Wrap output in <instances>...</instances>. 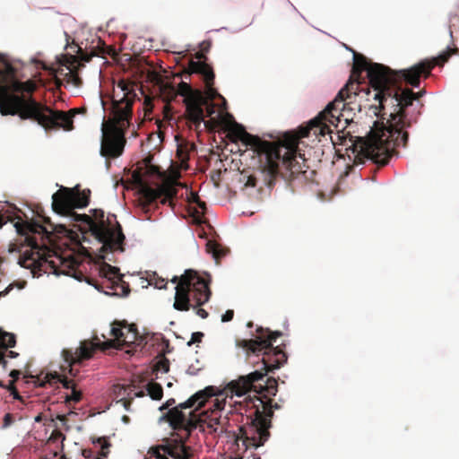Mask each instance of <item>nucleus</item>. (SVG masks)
I'll return each mask as SVG.
<instances>
[{
	"mask_svg": "<svg viewBox=\"0 0 459 459\" xmlns=\"http://www.w3.org/2000/svg\"><path fill=\"white\" fill-rule=\"evenodd\" d=\"M344 47L352 52L354 64L367 72L370 86L360 88L359 83H347L324 110L310 119L306 126L299 128V137L314 136L320 142L322 138L326 139L329 135L333 141L330 127L338 128L342 121L344 124L348 122V118H343L342 113L346 105L344 101L348 99L351 100L356 95H362L368 100L372 98L378 102V106L375 107V115L378 120L374 122L368 137H359L351 149L357 163L370 160L377 164L385 165L389 158L395 153V148L405 146L408 141L405 129L410 126V122L406 117L405 108L411 106L417 99L411 90L404 89L398 84V79L418 88L420 76H428L434 65H444L456 49L447 46L431 62L423 60L409 69L400 70L397 78L389 67L371 63L363 55L356 53L346 45Z\"/></svg>",
	"mask_w": 459,
	"mask_h": 459,
	"instance_id": "nucleus-1",
	"label": "nucleus"
},
{
	"mask_svg": "<svg viewBox=\"0 0 459 459\" xmlns=\"http://www.w3.org/2000/svg\"><path fill=\"white\" fill-rule=\"evenodd\" d=\"M277 354L282 357L283 361L277 359L270 362L263 359L265 373L255 370L240 376L230 381L223 389L207 386L161 416L160 420H167L173 429L180 431L178 434L180 444L170 453L171 456L176 459L190 457V448L183 443L192 429H199L205 433L221 435L227 431V414L233 411L242 414L241 409L244 405L249 408V396L255 397L263 394L267 398L276 395L278 384L275 378H267L264 384L256 382L263 380L267 372L280 368L286 361L283 352L279 351Z\"/></svg>",
	"mask_w": 459,
	"mask_h": 459,
	"instance_id": "nucleus-2",
	"label": "nucleus"
},
{
	"mask_svg": "<svg viewBox=\"0 0 459 459\" xmlns=\"http://www.w3.org/2000/svg\"><path fill=\"white\" fill-rule=\"evenodd\" d=\"M88 203L87 195L64 186L52 195L53 210L79 223L82 230H88L95 238L99 247L92 250V255L94 263L99 265L100 273L109 281H119L122 277L119 269L109 263L116 262V255L124 252L125 235L122 228L118 223L115 228L112 227V221L109 217L104 219L102 210H91V215L74 211V208L87 206Z\"/></svg>",
	"mask_w": 459,
	"mask_h": 459,
	"instance_id": "nucleus-3",
	"label": "nucleus"
},
{
	"mask_svg": "<svg viewBox=\"0 0 459 459\" xmlns=\"http://www.w3.org/2000/svg\"><path fill=\"white\" fill-rule=\"evenodd\" d=\"M35 86L17 79L16 69L0 54V112L3 116L18 114L22 119L38 122L46 131L74 129V110L67 112L51 108L30 95Z\"/></svg>",
	"mask_w": 459,
	"mask_h": 459,
	"instance_id": "nucleus-4",
	"label": "nucleus"
},
{
	"mask_svg": "<svg viewBox=\"0 0 459 459\" xmlns=\"http://www.w3.org/2000/svg\"><path fill=\"white\" fill-rule=\"evenodd\" d=\"M110 334L114 337L113 339H108L101 341L99 337H95L91 342L84 341L80 343L74 352L68 350L62 351V358L65 365L62 368L65 369L68 368L70 375L74 376L73 369V364L80 363L82 359H88L91 358L94 351L108 350L110 348H116L122 350L128 348L126 353H133L136 347L143 346L146 343L145 337L139 335L136 329L133 326L125 325L121 326L119 324H113L109 330Z\"/></svg>",
	"mask_w": 459,
	"mask_h": 459,
	"instance_id": "nucleus-5",
	"label": "nucleus"
},
{
	"mask_svg": "<svg viewBox=\"0 0 459 459\" xmlns=\"http://www.w3.org/2000/svg\"><path fill=\"white\" fill-rule=\"evenodd\" d=\"M135 96L129 84L125 82H120L117 84L112 104L113 131L108 134L104 124L101 126L102 141L100 152L102 157L108 159L121 155L124 148L125 130L130 125L132 105Z\"/></svg>",
	"mask_w": 459,
	"mask_h": 459,
	"instance_id": "nucleus-6",
	"label": "nucleus"
},
{
	"mask_svg": "<svg viewBox=\"0 0 459 459\" xmlns=\"http://www.w3.org/2000/svg\"><path fill=\"white\" fill-rule=\"evenodd\" d=\"M249 408L255 409V418L252 420V425L248 429H240L243 431L241 442L246 449L250 446L257 448L264 444L270 436L269 429L272 425L271 419L273 415V409H280L277 403L272 405L271 401H264L258 396H249ZM238 441H240L239 437L237 438L238 443Z\"/></svg>",
	"mask_w": 459,
	"mask_h": 459,
	"instance_id": "nucleus-7",
	"label": "nucleus"
},
{
	"mask_svg": "<svg viewBox=\"0 0 459 459\" xmlns=\"http://www.w3.org/2000/svg\"><path fill=\"white\" fill-rule=\"evenodd\" d=\"M16 231L20 235L25 236L27 247L19 255L18 264L29 269L32 277H39L47 273V268L50 262L41 254L39 244L33 234H40L45 230L42 225L30 222H16L14 224Z\"/></svg>",
	"mask_w": 459,
	"mask_h": 459,
	"instance_id": "nucleus-8",
	"label": "nucleus"
},
{
	"mask_svg": "<svg viewBox=\"0 0 459 459\" xmlns=\"http://www.w3.org/2000/svg\"><path fill=\"white\" fill-rule=\"evenodd\" d=\"M171 282L177 283L173 304V307L177 310H188L191 299L200 307L210 299L211 291L208 283L193 270H186L180 277L174 276Z\"/></svg>",
	"mask_w": 459,
	"mask_h": 459,
	"instance_id": "nucleus-9",
	"label": "nucleus"
},
{
	"mask_svg": "<svg viewBox=\"0 0 459 459\" xmlns=\"http://www.w3.org/2000/svg\"><path fill=\"white\" fill-rule=\"evenodd\" d=\"M284 149L285 152L283 154L281 153V151L264 153L265 165L264 170L268 176L273 178L277 175L281 162L293 166L294 162L296 165H299V159L305 161L304 154L299 152V143H290L284 146Z\"/></svg>",
	"mask_w": 459,
	"mask_h": 459,
	"instance_id": "nucleus-10",
	"label": "nucleus"
},
{
	"mask_svg": "<svg viewBox=\"0 0 459 459\" xmlns=\"http://www.w3.org/2000/svg\"><path fill=\"white\" fill-rule=\"evenodd\" d=\"M138 383L136 380H134L132 385L127 388L124 386L117 387L118 396H121V402L126 411H128V403L126 401H124L125 396L143 397L147 394L151 399L156 401L160 400L163 396V389L159 383L151 380L144 384L143 379H141L140 377H138Z\"/></svg>",
	"mask_w": 459,
	"mask_h": 459,
	"instance_id": "nucleus-11",
	"label": "nucleus"
},
{
	"mask_svg": "<svg viewBox=\"0 0 459 459\" xmlns=\"http://www.w3.org/2000/svg\"><path fill=\"white\" fill-rule=\"evenodd\" d=\"M257 332L259 335L255 339L250 340H243L241 342V346L247 351L258 354L262 351H276V348L273 346V343L276 342V339L281 334L280 332H270L266 331L265 333L262 328H258ZM268 352L265 351L264 354Z\"/></svg>",
	"mask_w": 459,
	"mask_h": 459,
	"instance_id": "nucleus-12",
	"label": "nucleus"
},
{
	"mask_svg": "<svg viewBox=\"0 0 459 459\" xmlns=\"http://www.w3.org/2000/svg\"><path fill=\"white\" fill-rule=\"evenodd\" d=\"M189 69L191 73L199 74L202 75L206 84L208 91L207 93L210 98L213 99L216 96H218L220 99L222 100L224 103L226 102L225 99L222 96H221L218 92H216L215 90L212 87L213 83L214 74L208 65H206L204 62L201 60H192L189 65Z\"/></svg>",
	"mask_w": 459,
	"mask_h": 459,
	"instance_id": "nucleus-13",
	"label": "nucleus"
},
{
	"mask_svg": "<svg viewBox=\"0 0 459 459\" xmlns=\"http://www.w3.org/2000/svg\"><path fill=\"white\" fill-rule=\"evenodd\" d=\"M230 123L234 133L247 146H251L255 149L260 148L261 141L258 137L247 134L243 126L235 122L233 117H231Z\"/></svg>",
	"mask_w": 459,
	"mask_h": 459,
	"instance_id": "nucleus-14",
	"label": "nucleus"
},
{
	"mask_svg": "<svg viewBox=\"0 0 459 459\" xmlns=\"http://www.w3.org/2000/svg\"><path fill=\"white\" fill-rule=\"evenodd\" d=\"M47 377L49 382H51V381H55L56 383L58 382V383H61L65 388H66V389L71 388V385H70L71 382L67 378L63 377L60 375H58L56 372L48 374L47 376ZM81 397H82L81 392L77 391L75 389V387L73 386L71 395L68 397V399L72 400L74 402H79L81 400Z\"/></svg>",
	"mask_w": 459,
	"mask_h": 459,
	"instance_id": "nucleus-15",
	"label": "nucleus"
},
{
	"mask_svg": "<svg viewBox=\"0 0 459 459\" xmlns=\"http://www.w3.org/2000/svg\"><path fill=\"white\" fill-rule=\"evenodd\" d=\"M4 275L0 271V299L4 298L13 290H16L17 291H19V290H23L26 286L25 281H13V282L6 284V282L4 281Z\"/></svg>",
	"mask_w": 459,
	"mask_h": 459,
	"instance_id": "nucleus-16",
	"label": "nucleus"
},
{
	"mask_svg": "<svg viewBox=\"0 0 459 459\" xmlns=\"http://www.w3.org/2000/svg\"><path fill=\"white\" fill-rule=\"evenodd\" d=\"M256 182L255 178L253 176H249L247 178V181L245 183V191L247 195L253 197L255 200H258L260 198L262 189L255 188Z\"/></svg>",
	"mask_w": 459,
	"mask_h": 459,
	"instance_id": "nucleus-17",
	"label": "nucleus"
},
{
	"mask_svg": "<svg viewBox=\"0 0 459 459\" xmlns=\"http://www.w3.org/2000/svg\"><path fill=\"white\" fill-rule=\"evenodd\" d=\"M148 285H153L157 289L166 288V280L160 277L155 272L150 273L146 279Z\"/></svg>",
	"mask_w": 459,
	"mask_h": 459,
	"instance_id": "nucleus-18",
	"label": "nucleus"
},
{
	"mask_svg": "<svg viewBox=\"0 0 459 459\" xmlns=\"http://www.w3.org/2000/svg\"><path fill=\"white\" fill-rule=\"evenodd\" d=\"M15 337L13 333L4 332L0 328V344L5 348H12L15 345Z\"/></svg>",
	"mask_w": 459,
	"mask_h": 459,
	"instance_id": "nucleus-19",
	"label": "nucleus"
},
{
	"mask_svg": "<svg viewBox=\"0 0 459 459\" xmlns=\"http://www.w3.org/2000/svg\"><path fill=\"white\" fill-rule=\"evenodd\" d=\"M160 91L167 99H174L178 95V90L169 83H163L160 86Z\"/></svg>",
	"mask_w": 459,
	"mask_h": 459,
	"instance_id": "nucleus-20",
	"label": "nucleus"
},
{
	"mask_svg": "<svg viewBox=\"0 0 459 459\" xmlns=\"http://www.w3.org/2000/svg\"><path fill=\"white\" fill-rule=\"evenodd\" d=\"M207 251L213 255V257L217 258L221 255H222V253L221 252L220 247L212 241H208L206 244Z\"/></svg>",
	"mask_w": 459,
	"mask_h": 459,
	"instance_id": "nucleus-21",
	"label": "nucleus"
},
{
	"mask_svg": "<svg viewBox=\"0 0 459 459\" xmlns=\"http://www.w3.org/2000/svg\"><path fill=\"white\" fill-rule=\"evenodd\" d=\"M67 82L74 87H80L82 85V79L80 76L72 71L68 74Z\"/></svg>",
	"mask_w": 459,
	"mask_h": 459,
	"instance_id": "nucleus-22",
	"label": "nucleus"
},
{
	"mask_svg": "<svg viewBox=\"0 0 459 459\" xmlns=\"http://www.w3.org/2000/svg\"><path fill=\"white\" fill-rule=\"evenodd\" d=\"M108 447V444L105 443L101 446V450L95 452L93 459H104L107 456L108 452L105 451Z\"/></svg>",
	"mask_w": 459,
	"mask_h": 459,
	"instance_id": "nucleus-23",
	"label": "nucleus"
},
{
	"mask_svg": "<svg viewBox=\"0 0 459 459\" xmlns=\"http://www.w3.org/2000/svg\"><path fill=\"white\" fill-rule=\"evenodd\" d=\"M189 201L191 203H195L201 209H204L205 208V204L204 202L200 201L199 196L197 195V194L191 193V196L189 198Z\"/></svg>",
	"mask_w": 459,
	"mask_h": 459,
	"instance_id": "nucleus-24",
	"label": "nucleus"
},
{
	"mask_svg": "<svg viewBox=\"0 0 459 459\" xmlns=\"http://www.w3.org/2000/svg\"><path fill=\"white\" fill-rule=\"evenodd\" d=\"M204 336V333L201 332H195L192 333L191 340L187 342L188 346H191L192 343L199 342L202 340V337Z\"/></svg>",
	"mask_w": 459,
	"mask_h": 459,
	"instance_id": "nucleus-25",
	"label": "nucleus"
},
{
	"mask_svg": "<svg viewBox=\"0 0 459 459\" xmlns=\"http://www.w3.org/2000/svg\"><path fill=\"white\" fill-rule=\"evenodd\" d=\"M13 417L10 413H6L4 416V423H3V429H7L13 424Z\"/></svg>",
	"mask_w": 459,
	"mask_h": 459,
	"instance_id": "nucleus-26",
	"label": "nucleus"
},
{
	"mask_svg": "<svg viewBox=\"0 0 459 459\" xmlns=\"http://www.w3.org/2000/svg\"><path fill=\"white\" fill-rule=\"evenodd\" d=\"M174 404H175V400L173 398H170L165 403H163L161 406L159 407V411H163L165 410H168Z\"/></svg>",
	"mask_w": 459,
	"mask_h": 459,
	"instance_id": "nucleus-27",
	"label": "nucleus"
},
{
	"mask_svg": "<svg viewBox=\"0 0 459 459\" xmlns=\"http://www.w3.org/2000/svg\"><path fill=\"white\" fill-rule=\"evenodd\" d=\"M233 311L232 310H227L222 316H221V321L222 322H229L233 318Z\"/></svg>",
	"mask_w": 459,
	"mask_h": 459,
	"instance_id": "nucleus-28",
	"label": "nucleus"
},
{
	"mask_svg": "<svg viewBox=\"0 0 459 459\" xmlns=\"http://www.w3.org/2000/svg\"><path fill=\"white\" fill-rule=\"evenodd\" d=\"M169 368L167 359H164L163 361H161L158 368V370L160 371L161 373H167L169 371Z\"/></svg>",
	"mask_w": 459,
	"mask_h": 459,
	"instance_id": "nucleus-29",
	"label": "nucleus"
},
{
	"mask_svg": "<svg viewBox=\"0 0 459 459\" xmlns=\"http://www.w3.org/2000/svg\"><path fill=\"white\" fill-rule=\"evenodd\" d=\"M161 191H162V192H165V196H166V198H168V199L172 198V197H173V195H176L175 190H174V189H172V188H169V189H162Z\"/></svg>",
	"mask_w": 459,
	"mask_h": 459,
	"instance_id": "nucleus-30",
	"label": "nucleus"
},
{
	"mask_svg": "<svg viewBox=\"0 0 459 459\" xmlns=\"http://www.w3.org/2000/svg\"><path fill=\"white\" fill-rule=\"evenodd\" d=\"M72 276L78 281H85L87 283L91 284V282L88 280L84 279V276L81 273L75 272Z\"/></svg>",
	"mask_w": 459,
	"mask_h": 459,
	"instance_id": "nucleus-31",
	"label": "nucleus"
},
{
	"mask_svg": "<svg viewBox=\"0 0 459 459\" xmlns=\"http://www.w3.org/2000/svg\"><path fill=\"white\" fill-rule=\"evenodd\" d=\"M94 455H95V452L92 451V450H90V449H84L82 451V455L85 457V458H93L94 457Z\"/></svg>",
	"mask_w": 459,
	"mask_h": 459,
	"instance_id": "nucleus-32",
	"label": "nucleus"
},
{
	"mask_svg": "<svg viewBox=\"0 0 459 459\" xmlns=\"http://www.w3.org/2000/svg\"><path fill=\"white\" fill-rule=\"evenodd\" d=\"M195 122H201L204 121V116H203V110H197L195 114Z\"/></svg>",
	"mask_w": 459,
	"mask_h": 459,
	"instance_id": "nucleus-33",
	"label": "nucleus"
},
{
	"mask_svg": "<svg viewBox=\"0 0 459 459\" xmlns=\"http://www.w3.org/2000/svg\"><path fill=\"white\" fill-rule=\"evenodd\" d=\"M196 315L199 316L201 318H206L208 316V313L204 308H196Z\"/></svg>",
	"mask_w": 459,
	"mask_h": 459,
	"instance_id": "nucleus-34",
	"label": "nucleus"
},
{
	"mask_svg": "<svg viewBox=\"0 0 459 459\" xmlns=\"http://www.w3.org/2000/svg\"><path fill=\"white\" fill-rule=\"evenodd\" d=\"M17 356H18V353H17V352L13 351H9V357H11V358H16Z\"/></svg>",
	"mask_w": 459,
	"mask_h": 459,
	"instance_id": "nucleus-35",
	"label": "nucleus"
},
{
	"mask_svg": "<svg viewBox=\"0 0 459 459\" xmlns=\"http://www.w3.org/2000/svg\"><path fill=\"white\" fill-rule=\"evenodd\" d=\"M53 273L56 274V275L66 274L65 273L60 272V271L56 270V268L54 269Z\"/></svg>",
	"mask_w": 459,
	"mask_h": 459,
	"instance_id": "nucleus-36",
	"label": "nucleus"
},
{
	"mask_svg": "<svg viewBox=\"0 0 459 459\" xmlns=\"http://www.w3.org/2000/svg\"><path fill=\"white\" fill-rule=\"evenodd\" d=\"M186 373L189 374V375H195V372L192 370V368H188V369L186 370Z\"/></svg>",
	"mask_w": 459,
	"mask_h": 459,
	"instance_id": "nucleus-37",
	"label": "nucleus"
},
{
	"mask_svg": "<svg viewBox=\"0 0 459 459\" xmlns=\"http://www.w3.org/2000/svg\"><path fill=\"white\" fill-rule=\"evenodd\" d=\"M13 398H14V399H17V400H20V399H21V396H20L17 393H14V394H13Z\"/></svg>",
	"mask_w": 459,
	"mask_h": 459,
	"instance_id": "nucleus-38",
	"label": "nucleus"
},
{
	"mask_svg": "<svg viewBox=\"0 0 459 459\" xmlns=\"http://www.w3.org/2000/svg\"><path fill=\"white\" fill-rule=\"evenodd\" d=\"M17 374H18V372H16V371H13V372L11 373V376H13V377H17Z\"/></svg>",
	"mask_w": 459,
	"mask_h": 459,
	"instance_id": "nucleus-39",
	"label": "nucleus"
},
{
	"mask_svg": "<svg viewBox=\"0 0 459 459\" xmlns=\"http://www.w3.org/2000/svg\"><path fill=\"white\" fill-rule=\"evenodd\" d=\"M17 374H18V372H16V371H13V372L11 373V376H13V377H17Z\"/></svg>",
	"mask_w": 459,
	"mask_h": 459,
	"instance_id": "nucleus-40",
	"label": "nucleus"
},
{
	"mask_svg": "<svg viewBox=\"0 0 459 459\" xmlns=\"http://www.w3.org/2000/svg\"><path fill=\"white\" fill-rule=\"evenodd\" d=\"M40 420H41V418L39 415L35 418V421H37V422L40 421Z\"/></svg>",
	"mask_w": 459,
	"mask_h": 459,
	"instance_id": "nucleus-41",
	"label": "nucleus"
},
{
	"mask_svg": "<svg viewBox=\"0 0 459 459\" xmlns=\"http://www.w3.org/2000/svg\"><path fill=\"white\" fill-rule=\"evenodd\" d=\"M128 294H129V290H124V295H125V296H127Z\"/></svg>",
	"mask_w": 459,
	"mask_h": 459,
	"instance_id": "nucleus-42",
	"label": "nucleus"
},
{
	"mask_svg": "<svg viewBox=\"0 0 459 459\" xmlns=\"http://www.w3.org/2000/svg\"><path fill=\"white\" fill-rule=\"evenodd\" d=\"M167 386H168V387H171V386H172V383H171V382H169V383L167 384Z\"/></svg>",
	"mask_w": 459,
	"mask_h": 459,
	"instance_id": "nucleus-43",
	"label": "nucleus"
},
{
	"mask_svg": "<svg viewBox=\"0 0 459 459\" xmlns=\"http://www.w3.org/2000/svg\"><path fill=\"white\" fill-rule=\"evenodd\" d=\"M123 420H124V421H127V417H126V416H124V417H123Z\"/></svg>",
	"mask_w": 459,
	"mask_h": 459,
	"instance_id": "nucleus-44",
	"label": "nucleus"
},
{
	"mask_svg": "<svg viewBox=\"0 0 459 459\" xmlns=\"http://www.w3.org/2000/svg\"><path fill=\"white\" fill-rule=\"evenodd\" d=\"M108 166H109V162L106 161V167H107V169L108 168Z\"/></svg>",
	"mask_w": 459,
	"mask_h": 459,
	"instance_id": "nucleus-45",
	"label": "nucleus"
},
{
	"mask_svg": "<svg viewBox=\"0 0 459 459\" xmlns=\"http://www.w3.org/2000/svg\"><path fill=\"white\" fill-rule=\"evenodd\" d=\"M251 326H252V323H248L247 327H251Z\"/></svg>",
	"mask_w": 459,
	"mask_h": 459,
	"instance_id": "nucleus-46",
	"label": "nucleus"
},
{
	"mask_svg": "<svg viewBox=\"0 0 459 459\" xmlns=\"http://www.w3.org/2000/svg\"><path fill=\"white\" fill-rule=\"evenodd\" d=\"M231 459H239L238 457H234V458H231Z\"/></svg>",
	"mask_w": 459,
	"mask_h": 459,
	"instance_id": "nucleus-47",
	"label": "nucleus"
}]
</instances>
